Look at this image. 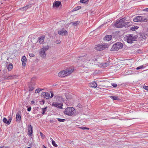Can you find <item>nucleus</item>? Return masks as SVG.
<instances>
[{"label": "nucleus", "instance_id": "obj_36", "mask_svg": "<svg viewBox=\"0 0 148 148\" xmlns=\"http://www.w3.org/2000/svg\"><path fill=\"white\" fill-rule=\"evenodd\" d=\"M28 8V6H26L25 7H23L22 8V10H26Z\"/></svg>", "mask_w": 148, "mask_h": 148}, {"label": "nucleus", "instance_id": "obj_31", "mask_svg": "<svg viewBox=\"0 0 148 148\" xmlns=\"http://www.w3.org/2000/svg\"><path fill=\"white\" fill-rule=\"evenodd\" d=\"M58 120L60 122H63L65 121V119H58Z\"/></svg>", "mask_w": 148, "mask_h": 148}, {"label": "nucleus", "instance_id": "obj_28", "mask_svg": "<svg viewBox=\"0 0 148 148\" xmlns=\"http://www.w3.org/2000/svg\"><path fill=\"white\" fill-rule=\"evenodd\" d=\"M81 8V6H78L74 8L73 9L74 11H76L80 9Z\"/></svg>", "mask_w": 148, "mask_h": 148}, {"label": "nucleus", "instance_id": "obj_49", "mask_svg": "<svg viewBox=\"0 0 148 148\" xmlns=\"http://www.w3.org/2000/svg\"><path fill=\"white\" fill-rule=\"evenodd\" d=\"M27 148H31L29 147H27Z\"/></svg>", "mask_w": 148, "mask_h": 148}, {"label": "nucleus", "instance_id": "obj_18", "mask_svg": "<svg viewBox=\"0 0 148 148\" xmlns=\"http://www.w3.org/2000/svg\"><path fill=\"white\" fill-rule=\"evenodd\" d=\"M45 37V36H42L39 38V42L41 44L43 43Z\"/></svg>", "mask_w": 148, "mask_h": 148}, {"label": "nucleus", "instance_id": "obj_33", "mask_svg": "<svg viewBox=\"0 0 148 148\" xmlns=\"http://www.w3.org/2000/svg\"><path fill=\"white\" fill-rule=\"evenodd\" d=\"M40 133L42 138L44 139L45 137V136L41 132H40Z\"/></svg>", "mask_w": 148, "mask_h": 148}, {"label": "nucleus", "instance_id": "obj_7", "mask_svg": "<svg viewBox=\"0 0 148 148\" xmlns=\"http://www.w3.org/2000/svg\"><path fill=\"white\" fill-rule=\"evenodd\" d=\"M46 48L45 47H43L42 48H41L40 51L39 53L41 57L42 58H44L46 56Z\"/></svg>", "mask_w": 148, "mask_h": 148}, {"label": "nucleus", "instance_id": "obj_41", "mask_svg": "<svg viewBox=\"0 0 148 148\" xmlns=\"http://www.w3.org/2000/svg\"><path fill=\"white\" fill-rule=\"evenodd\" d=\"M112 86L114 87H116L117 86V84H112Z\"/></svg>", "mask_w": 148, "mask_h": 148}, {"label": "nucleus", "instance_id": "obj_37", "mask_svg": "<svg viewBox=\"0 0 148 148\" xmlns=\"http://www.w3.org/2000/svg\"><path fill=\"white\" fill-rule=\"evenodd\" d=\"M80 128L82 130H89V128L86 127H80Z\"/></svg>", "mask_w": 148, "mask_h": 148}, {"label": "nucleus", "instance_id": "obj_3", "mask_svg": "<svg viewBox=\"0 0 148 148\" xmlns=\"http://www.w3.org/2000/svg\"><path fill=\"white\" fill-rule=\"evenodd\" d=\"M73 71V70L70 69L66 70L61 71L58 73V76L61 77H65L71 73Z\"/></svg>", "mask_w": 148, "mask_h": 148}, {"label": "nucleus", "instance_id": "obj_1", "mask_svg": "<svg viewBox=\"0 0 148 148\" xmlns=\"http://www.w3.org/2000/svg\"><path fill=\"white\" fill-rule=\"evenodd\" d=\"M125 18H123L120 19L119 21H117L114 24V26L117 28H120L123 27H126L129 23L125 22Z\"/></svg>", "mask_w": 148, "mask_h": 148}, {"label": "nucleus", "instance_id": "obj_42", "mask_svg": "<svg viewBox=\"0 0 148 148\" xmlns=\"http://www.w3.org/2000/svg\"><path fill=\"white\" fill-rule=\"evenodd\" d=\"M40 104L41 105H43L44 104L45 101L44 100H42L40 102Z\"/></svg>", "mask_w": 148, "mask_h": 148}, {"label": "nucleus", "instance_id": "obj_14", "mask_svg": "<svg viewBox=\"0 0 148 148\" xmlns=\"http://www.w3.org/2000/svg\"><path fill=\"white\" fill-rule=\"evenodd\" d=\"M89 86L90 87L96 88L97 87V84L95 82H92L89 84Z\"/></svg>", "mask_w": 148, "mask_h": 148}, {"label": "nucleus", "instance_id": "obj_17", "mask_svg": "<svg viewBox=\"0 0 148 148\" xmlns=\"http://www.w3.org/2000/svg\"><path fill=\"white\" fill-rule=\"evenodd\" d=\"M21 119V115L18 113H17L16 115V121L20 122Z\"/></svg>", "mask_w": 148, "mask_h": 148}, {"label": "nucleus", "instance_id": "obj_48", "mask_svg": "<svg viewBox=\"0 0 148 148\" xmlns=\"http://www.w3.org/2000/svg\"><path fill=\"white\" fill-rule=\"evenodd\" d=\"M43 148H46V147L44 145H43Z\"/></svg>", "mask_w": 148, "mask_h": 148}, {"label": "nucleus", "instance_id": "obj_38", "mask_svg": "<svg viewBox=\"0 0 148 148\" xmlns=\"http://www.w3.org/2000/svg\"><path fill=\"white\" fill-rule=\"evenodd\" d=\"M29 56L31 57H33L34 56V54L33 53H31L29 54Z\"/></svg>", "mask_w": 148, "mask_h": 148}, {"label": "nucleus", "instance_id": "obj_32", "mask_svg": "<svg viewBox=\"0 0 148 148\" xmlns=\"http://www.w3.org/2000/svg\"><path fill=\"white\" fill-rule=\"evenodd\" d=\"M46 109V107H45L44 108H42V114H45V113L46 111L45 109Z\"/></svg>", "mask_w": 148, "mask_h": 148}, {"label": "nucleus", "instance_id": "obj_27", "mask_svg": "<svg viewBox=\"0 0 148 148\" xmlns=\"http://www.w3.org/2000/svg\"><path fill=\"white\" fill-rule=\"evenodd\" d=\"M145 66L143 65L140 66H138L136 68V69L137 70H139L140 69H143L145 68Z\"/></svg>", "mask_w": 148, "mask_h": 148}, {"label": "nucleus", "instance_id": "obj_34", "mask_svg": "<svg viewBox=\"0 0 148 148\" xmlns=\"http://www.w3.org/2000/svg\"><path fill=\"white\" fill-rule=\"evenodd\" d=\"M143 88L147 90L148 91V86H143Z\"/></svg>", "mask_w": 148, "mask_h": 148}, {"label": "nucleus", "instance_id": "obj_39", "mask_svg": "<svg viewBox=\"0 0 148 148\" xmlns=\"http://www.w3.org/2000/svg\"><path fill=\"white\" fill-rule=\"evenodd\" d=\"M0 148H10L8 146H2L0 147Z\"/></svg>", "mask_w": 148, "mask_h": 148}, {"label": "nucleus", "instance_id": "obj_40", "mask_svg": "<svg viewBox=\"0 0 148 148\" xmlns=\"http://www.w3.org/2000/svg\"><path fill=\"white\" fill-rule=\"evenodd\" d=\"M60 42V40H57L56 41V43L57 44H59Z\"/></svg>", "mask_w": 148, "mask_h": 148}, {"label": "nucleus", "instance_id": "obj_23", "mask_svg": "<svg viewBox=\"0 0 148 148\" xmlns=\"http://www.w3.org/2000/svg\"><path fill=\"white\" fill-rule=\"evenodd\" d=\"M110 97L113 100H119V99L117 96H111Z\"/></svg>", "mask_w": 148, "mask_h": 148}, {"label": "nucleus", "instance_id": "obj_47", "mask_svg": "<svg viewBox=\"0 0 148 148\" xmlns=\"http://www.w3.org/2000/svg\"><path fill=\"white\" fill-rule=\"evenodd\" d=\"M134 27L135 28V29H137L138 28H137V26H134Z\"/></svg>", "mask_w": 148, "mask_h": 148}, {"label": "nucleus", "instance_id": "obj_12", "mask_svg": "<svg viewBox=\"0 0 148 148\" xmlns=\"http://www.w3.org/2000/svg\"><path fill=\"white\" fill-rule=\"evenodd\" d=\"M12 121V118L10 117L8 120L6 118H4L3 119V122L5 124L9 125L10 124Z\"/></svg>", "mask_w": 148, "mask_h": 148}, {"label": "nucleus", "instance_id": "obj_5", "mask_svg": "<svg viewBox=\"0 0 148 148\" xmlns=\"http://www.w3.org/2000/svg\"><path fill=\"white\" fill-rule=\"evenodd\" d=\"M123 47V45L122 43L120 42H118L113 45L111 49V50L117 51L120 49H122Z\"/></svg>", "mask_w": 148, "mask_h": 148}, {"label": "nucleus", "instance_id": "obj_45", "mask_svg": "<svg viewBox=\"0 0 148 148\" xmlns=\"http://www.w3.org/2000/svg\"><path fill=\"white\" fill-rule=\"evenodd\" d=\"M131 29L132 30V31H134V30H135V28H134V27H131Z\"/></svg>", "mask_w": 148, "mask_h": 148}, {"label": "nucleus", "instance_id": "obj_44", "mask_svg": "<svg viewBox=\"0 0 148 148\" xmlns=\"http://www.w3.org/2000/svg\"><path fill=\"white\" fill-rule=\"evenodd\" d=\"M143 11H145V12H148V8H146L143 9Z\"/></svg>", "mask_w": 148, "mask_h": 148}, {"label": "nucleus", "instance_id": "obj_2", "mask_svg": "<svg viewBox=\"0 0 148 148\" xmlns=\"http://www.w3.org/2000/svg\"><path fill=\"white\" fill-rule=\"evenodd\" d=\"M63 113L65 115L71 116L75 113V111L74 108L72 107H68L65 108Z\"/></svg>", "mask_w": 148, "mask_h": 148}, {"label": "nucleus", "instance_id": "obj_25", "mask_svg": "<svg viewBox=\"0 0 148 148\" xmlns=\"http://www.w3.org/2000/svg\"><path fill=\"white\" fill-rule=\"evenodd\" d=\"M79 23V21L73 22L72 23V24L73 25L76 26Z\"/></svg>", "mask_w": 148, "mask_h": 148}, {"label": "nucleus", "instance_id": "obj_10", "mask_svg": "<svg viewBox=\"0 0 148 148\" xmlns=\"http://www.w3.org/2000/svg\"><path fill=\"white\" fill-rule=\"evenodd\" d=\"M27 131L28 135L31 136L33 135L32 127L31 125H29L27 126Z\"/></svg>", "mask_w": 148, "mask_h": 148}, {"label": "nucleus", "instance_id": "obj_50", "mask_svg": "<svg viewBox=\"0 0 148 148\" xmlns=\"http://www.w3.org/2000/svg\"><path fill=\"white\" fill-rule=\"evenodd\" d=\"M57 97L58 98H59V99H60V97Z\"/></svg>", "mask_w": 148, "mask_h": 148}, {"label": "nucleus", "instance_id": "obj_29", "mask_svg": "<svg viewBox=\"0 0 148 148\" xmlns=\"http://www.w3.org/2000/svg\"><path fill=\"white\" fill-rule=\"evenodd\" d=\"M42 89L41 88H38L36 89L35 90V93H38L40 91H41Z\"/></svg>", "mask_w": 148, "mask_h": 148}, {"label": "nucleus", "instance_id": "obj_30", "mask_svg": "<svg viewBox=\"0 0 148 148\" xmlns=\"http://www.w3.org/2000/svg\"><path fill=\"white\" fill-rule=\"evenodd\" d=\"M52 145L55 147H57L58 146V145L57 144H56V142L55 141H54L52 139Z\"/></svg>", "mask_w": 148, "mask_h": 148}, {"label": "nucleus", "instance_id": "obj_52", "mask_svg": "<svg viewBox=\"0 0 148 148\" xmlns=\"http://www.w3.org/2000/svg\"><path fill=\"white\" fill-rule=\"evenodd\" d=\"M47 49H48V48H47Z\"/></svg>", "mask_w": 148, "mask_h": 148}, {"label": "nucleus", "instance_id": "obj_46", "mask_svg": "<svg viewBox=\"0 0 148 148\" xmlns=\"http://www.w3.org/2000/svg\"><path fill=\"white\" fill-rule=\"evenodd\" d=\"M31 104H34V102L33 101H32L31 102Z\"/></svg>", "mask_w": 148, "mask_h": 148}, {"label": "nucleus", "instance_id": "obj_20", "mask_svg": "<svg viewBox=\"0 0 148 148\" xmlns=\"http://www.w3.org/2000/svg\"><path fill=\"white\" fill-rule=\"evenodd\" d=\"M112 38V36L110 35H106L105 37L104 40L109 41Z\"/></svg>", "mask_w": 148, "mask_h": 148}, {"label": "nucleus", "instance_id": "obj_51", "mask_svg": "<svg viewBox=\"0 0 148 148\" xmlns=\"http://www.w3.org/2000/svg\"><path fill=\"white\" fill-rule=\"evenodd\" d=\"M147 32H148V28H147Z\"/></svg>", "mask_w": 148, "mask_h": 148}, {"label": "nucleus", "instance_id": "obj_8", "mask_svg": "<svg viewBox=\"0 0 148 148\" xmlns=\"http://www.w3.org/2000/svg\"><path fill=\"white\" fill-rule=\"evenodd\" d=\"M52 106L57 107L59 109H62L63 104L62 102L58 103V102H53L52 104Z\"/></svg>", "mask_w": 148, "mask_h": 148}, {"label": "nucleus", "instance_id": "obj_53", "mask_svg": "<svg viewBox=\"0 0 148 148\" xmlns=\"http://www.w3.org/2000/svg\"><path fill=\"white\" fill-rule=\"evenodd\" d=\"M1 71V70H0V71Z\"/></svg>", "mask_w": 148, "mask_h": 148}, {"label": "nucleus", "instance_id": "obj_19", "mask_svg": "<svg viewBox=\"0 0 148 148\" xmlns=\"http://www.w3.org/2000/svg\"><path fill=\"white\" fill-rule=\"evenodd\" d=\"M7 67L9 71H11L13 68V65L12 63H9L8 65H7Z\"/></svg>", "mask_w": 148, "mask_h": 148}, {"label": "nucleus", "instance_id": "obj_26", "mask_svg": "<svg viewBox=\"0 0 148 148\" xmlns=\"http://www.w3.org/2000/svg\"><path fill=\"white\" fill-rule=\"evenodd\" d=\"M42 97L46 98V92H43L41 95Z\"/></svg>", "mask_w": 148, "mask_h": 148}, {"label": "nucleus", "instance_id": "obj_11", "mask_svg": "<svg viewBox=\"0 0 148 148\" xmlns=\"http://www.w3.org/2000/svg\"><path fill=\"white\" fill-rule=\"evenodd\" d=\"M58 33L59 35L62 36L64 35L65 34H68L67 31L65 30L64 28L60 29L59 30L58 32Z\"/></svg>", "mask_w": 148, "mask_h": 148}, {"label": "nucleus", "instance_id": "obj_35", "mask_svg": "<svg viewBox=\"0 0 148 148\" xmlns=\"http://www.w3.org/2000/svg\"><path fill=\"white\" fill-rule=\"evenodd\" d=\"M88 0H80V2L82 3H85L87 2Z\"/></svg>", "mask_w": 148, "mask_h": 148}, {"label": "nucleus", "instance_id": "obj_15", "mask_svg": "<svg viewBox=\"0 0 148 148\" xmlns=\"http://www.w3.org/2000/svg\"><path fill=\"white\" fill-rule=\"evenodd\" d=\"M21 61L22 62V65L23 66H25L27 62V59L25 56L23 57Z\"/></svg>", "mask_w": 148, "mask_h": 148}, {"label": "nucleus", "instance_id": "obj_43", "mask_svg": "<svg viewBox=\"0 0 148 148\" xmlns=\"http://www.w3.org/2000/svg\"><path fill=\"white\" fill-rule=\"evenodd\" d=\"M31 108L30 107L27 108V110L29 112L31 110Z\"/></svg>", "mask_w": 148, "mask_h": 148}, {"label": "nucleus", "instance_id": "obj_13", "mask_svg": "<svg viewBox=\"0 0 148 148\" xmlns=\"http://www.w3.org/2000/svg\"><path fill=\"white\" fill-rule=\"evenodd\" d=\"M53 95L54 94L52 91H49L47 92V99L52 98Z\"/></svg>", "mask_w": 148, "mask_h": 148}, {"label": "nucleus", "instance_id": "obj_22", "mask_svg": "<svg viewBox=\"0 0 148 148\" xmlns=\"http://www.w3.org/2000/svg\"><path fill=\"white\" fill-rule=\"evenodd\" d=\"M34 84L30 85L29 87V91H33L34 89Z\"/></svg>", "mask_w": 148, "mask_h": 148}, {"label": "nucleus", "instance_id": "obj_6", "mask_svg": "<svg viewBox=\"0 0 148 148\" xmlns=\"http://www.w3.org/2000/svg\"><path fill=\"white\" fill-rule=\"evenodd\" d=\"M147 20V19L145 17L140 16H135L133 20V21L135 22H146Z\"/></svg>", "mask_w": 148, "mask_h": 148}, {"label": "nucleus", "instance_id": "obj_4", "mask_svg": "<svg viewBox=\"0 0 148 148\" xmlns=\"http://www.w3.org/2000/svg\"><path fill=\"white\" fill-rule=\"evenodd\" d=\"M109 47V44L105 43L101 44L96 45L95 49L97 50L101 51L104 50L106 48H108Z\"/></svg>", "mask_w": 148, "mask_h": 148}, {"label": "nucleus", "instance_id": "obj_21", "mask_svg": "<svg viewBox=\"0 0 148 148\" xmlns=\"http://www.w3.org/2000/svg\"><path fill=\"white\" fill-rule=\"evenodd\" d=\"M91 60V58L90 57H88L86 58V59H85L84 61V63H87L90 64L91 62H90V61Z\"/></svg>", "mask_w": 148, "mask_h": 148}, {"label": "nucleus", "instance_id": "obj_24", "mask_svg": "<svg viewBox=\"0 0 148 148\" xmlns=\"http://www.w3.org/2000/svg\"><path fill=\"white\" fill-rule=\"evenodd\" d=\"M15 77V76L13 75H10L8 76L7 78L8 79H13Z\"/></svg>", "mask_w": 148, "mask_h": 148}, {"label": "nucleus", "instance_id": "obj_9", "mask_svg": "<svg viewBox=\"0 0 148 148\" xmlns=\"http://www.w3.org/2000/svg\"><path fill=\"white\" fill-rule=\"evenodd\" d=\"M135 38L132 36L129 35L126 37V39L128 43H132L134 40H135Z\"/></svg>", "mask_w": 148, "mask_h": 148}, {"label": "nucleus", "instance_id": "obj_16", "mask_svg": "<svg viewBox=\"0 0 148 148\" xmlns=\"http://www.w3.org/2000/svg\"><path fill=\"white\" fill-rule=\"evenodd\" d=\"M61 3L59 1H56L53 3V6L58 8L61 5Z\"/></svg>", "mask_w": 148, "mask_h": 148}]
</instances>
